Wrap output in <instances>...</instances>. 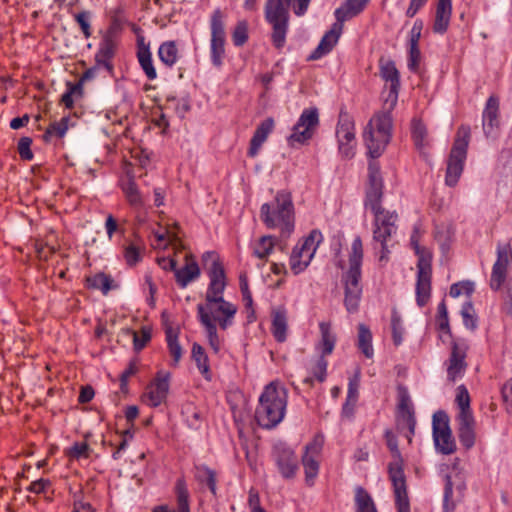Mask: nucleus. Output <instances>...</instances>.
Segmentation results:
<instances>
[{
	"label": "nucleus",
	"instance_id": "obj_23",
	"mask_svg": "<svg viewBox=\"0 0 512 512\" xmlns=\"http://www.w3.org/2000/svg\"><path fill=\"white\" fill-rule=\"evenodd\" d=\"M483 132L486 137H494L499 127V99L490 96L482 113Z\"/></svg>",
	"mask_w": 512,
	"mask_h": 512
},
{
	"label": "nucleus",
	"instance_id": "obj_55",
	"mask_svg": "<svg viewBox=\"0 0 512 512\" xmlns=\"http://www.w3.org/2000/svg\"><path fill=\"white\" fill-rule=\"evenodd\" d=\"M391 328H392V336L393 342L396 346H399L402 343V336L404 332V328L402 326V320L400 315L393 311L391 315Z\"/></svg>",
	"mask_w": 512,
	"mask_h": 512
},
{
	"label": "nucleus",
	"instance_id": "obj_62",
	"mask_svg": "<svg viewBox=\"0 0 512 512\" xmlns=\"http://www.w3.org/2000/svg\"><path fill=\"white\" fill-rule=\"evenodd\" d=\"M421 52L418 45H411L409 49L408 68L412 72H416L419 68Z\"/></svg>",
	"mask_w": 512,
	"mask_h": 512
},
{
	"label": "nucleus",
	"instance_id": "obj_35",
	"mask_svg": "<svg viewBox=\"0 0 512 512\" xmlns=\"http://www.w3.org/2000/svg\"><path fill=\"white\" fill-rule=\"evenodd\" d=\"M200 276V269L196 262L187 263L181 269L175 270L177 283L182 287H186L190 282L196 280Z\"/></svg>",
	"mask_w": 512,
	"mask_h": 512
},
{
	"label": "nucleus",
	"instance_id": "obj_52",
	"mask_svg": "<svg viewBox=\"0 0 512 512\" xmlns=\"http://www.w3.org/2000/svg\"><path fill=\"white\" fill-rule=\"evenodd\" d=\"M91 18L92 13L90 11L84 10L74 15L75 21L81 28V31L85 38H89L92 35L91 31Z\"/></svg>",
	"mask_w": 512,
	"mask_h": 512
},
{
	"label": "nucleus",
	"instance_id": "obj_61",
	"mask_svg": "<svg viewBox=\"0 0 512 512\" xmlns=\"http://www.w3.org/2000/svg\"><path fill=\"white\" fill-rule=\"evenodd\" d=\"M359 382L360 372L358 371L354 377L349 380L346 400L352 401L353 403L357 402Z\"/></svg>",
	"mask_w": 512,
	"mask_h": 512
},
{
	"label": "nucleus",
	"instance_id": "obj_26",
	"mask_svg": "<svg viewBox=\"0 0 512 512\" xmlns=\"http://www.w3.org/2000/svg\"><path fill=\"white\" fill-rule=\"evenodd\" d=\"M498 257L492 268L490 286L493 290H498L502 286L506 278V270L508 264V249L498 248Z\"/></svg>",
	"mask_w": 512,
	"mask_h": 512
},
{
	"label": "nucleus",
	"instance_id": "obj_24",
	"mask_svg": "<svg viewBox=\"0 0 512 512\" xmlns=\"http://www.w3.org/2000/svg\"><path fill=\"white\" fill-rule=\"evenodd\" d=\"M343 30V25L336 21L320 40L316 49L309 56L310 60H317L328 54L337 44Z\"/></svg>",
	"mask_w": 512,
	"mask_h": 512
},
{
	"label": "nucleus",
	"instance_id": "obj_34",
	"mask_svg": "<svg viewBox=\"0 0 512 512\" xmlns=\"http://www.w3.org/2000/svg\"><path fill=\"white\" fill-rule=\"evenodd\" d=\"M287 314L285 309L279 308L272 314V333L278 342L286 340Z\"/></svg>",
	"mask_w": 512,
	"mask_h": 512
},
{
	"label": "nucleus",
	"instance_id": "obj_57",
	"mask_svg": "<svg viewBox=\"0 0 512 512\" xmlns=\"http://www.w3.org/2000/svg\"><path fill=\"white\" fill-rule=\"evenodd\" d=\"M124 258L128 265H136L142 259L140 248L133 243L128 244L124 248Z\"/></svg>",
	"mask_w": 512,
	"mask_h": 512
},
{
	"label": "nucleus",
	"instance_id": "obj_25",
	"mask_svg": "<svg viewBox=\"0 0 512 512\" xmlns=\"http://www.w3.org/2000/svg\"><path fill=\"white\" fill-rule=\"evenodd\" d=\"M274 120L273 118H266L256 128L254 135L250 140V146L248 149V156L255 157L262 144L267 140L269 134L273 131Z\"/></svg>",
	"mask_w": 512,
	"mask_h": 512
},
{
	"label": "nucleus",
	"instance_id": "obj_46",
	"mask_svg": "<svg viewBox=\"0 0 512 512\" xmlns=\"http://www.w3.org/2000/svg\"><path fill=\"white\" fill-rule=\"evenodd\" d=\"M456 503L453 500V482L450 475L445 476V486L443 494V511L453 512L455 510Z\"/></svg>",
	"mask_w": 512,
	"mask_h": 512
},
{
	"label": "nucleus",
	"instance_id": "obj_11",
	"mask_svg": "<svg viewBox=\"0 0 512 512\" xmlns=\"http://www.w3.org/2000/svg\"><path fill=\"white\" fill-rule=\"evenodd\" d=\"M432 429L436 449L444 455L453 454L456 451V443L449 426V418L444 411L433 414Z\"/></svg>",
	"mask_w": 512,
	"mask_h": 512
},
{
	"label": "nucleus",
	"instance_id": "obj_44",
	"mask_svg": "<svg viewBox=\"0 0 512 512\" xmlns=\"http://www.w3.org/2000/svg\"><path fill=\"white\" fill-rule=\"evenodd\" d=\"M274 248L272 236H262L253 247V254L259 259H266Z\"/></svg>",
	"mask_w": 512,
	"mask_h": 512
},
{
	"label": "nucleus",
	"instance_id": "obj_30",
	"mask_svg": "<svg viewBox=\"0 0 512 512\" xmlns=\"http://www.w3.org/2000/svg\"><path fill=\"white\" fill-rule=\"evenodd\" d=\"M175 492L177 497V510L172 512H190L189 508V491L187 488L186 481L183 478H179L176 481ZM153 512H171L165 506H159L154 509Z\"/></svg>",
	"mask_w": 512,
	"mask_h": 512
},
{
	"label": "nucleus",
	"instance_id": "obj_64",
	"mask_svg": "<svg viewBox=\"0 0 512 512\" xmlns=\"http://www.w3.org/2000/svg\"><path fill=\"white\" fill-rule=\"evenodd\" d=\"M423 29V21L420 19H417L410 31V44L411 45H418L419 39L421 37V32Z\"/></svg>",
	"mask_w": 512,
	"mask_h": 512
},
{
	"label": "nucleus",
	"instance_id": "obj_45",
	"mask_svg": "<svg viewBox=\"0 0 512 512\" xmlns=\"http://www.w3.org/2000/svg\"><path fill=\"white\" fill-rule=\"evenodd\" d=\"M461 316L463 324L467 329L475 330L477 327V318L474 306L471 301H466L461 307Z\"/></svg>",
	"mask_w": 512,
	"mask_h": 512
},
{
	"label": "nucleus",
	"instance_id": "obj_59",
	"mask_svg": "<svg viewBox=\"0 0 512 512\" xmlns=\"http://www.w3.org/2000/svg\"><path fill=\"white\" fill-rule=\"evenodd\" d=\"M68 118H62L59 122H54L49 125V127L46 130L47 135H55L59 138H62L68 129L67 126Z\"/></svg>",
	"mask_w": 512,
	"mask_h": 512
},
{
	"label": "nucleus",
	"instance_id": "obj_42",
	"mask_svg": "<svg viewBox=\"0 0 512 512\" xmlns=\"http://www.w3.org/2000/svg\"><path fill=\"white\" fill-rule=\"evenodd\" d=\"M166 341L169 352L173 357V365H177L182 357V347L178 341V332L171 327L167 328Z\"/></svg>",
	"mask_w": 512,
	"mask_h": 512
},
{
	"label": "nucleus",
	"instance_id": "obj_3",
	"mask_svg": "<svg viewBox=\"0 0 512 512\" xmlns=\"http://www.w3.org/2000/svg\"><path fill=\"white\" fill-rule=\"evenodd\" d=\"M311 0H267L265 19L272 27L271 41L275 48L281 49L286 43L289 27V6L294 2L293 9L297 16H303L308 10Z\"/></svg>",
	"mask_w": 512,
	"mask_h": 512
},
{
	"label": "nucleus",
	"instance_id": "obj_16",
	"mask_svg": "<svg viewBox=\"0 0 512 512\" xmlns=\"http://www.w3.org/2000/svg\"><path fill=\"white\" fill-rule=\"evenodd\" d=\"M383 196V179L380 171V165L376 161H370L368 164V186L366 189L365 206L371 211L379 210Z\"/></svg>",
	"mask_w": 512,
	"mask_h": 512
},
{
	"label": "nucleus",
	"instance_id": "obj_39",
	"mask_svg": "<svg viewBox=\"0 0 512 512\" xmlns=\"http://www.w3.org/2000/svg\"><path fill=\"white\" fill-rule=\"evenodd\" d=\"M320 332H321V355L327 356L330 355L335 347L336 337L331 332V327L329 323L321 322L319 324Z\"/></svg>",
	"mask_w": 512,
	"mask_h": 512
},
{
	"label": "nucleus",
	"instance_id": "obj_31",
	"mask_svg": "<svg viewBox=\"0 0 512 512\" xmlns=\"http://www.w3.org/2000/svg\"><path fill=\"white\" fill-rule=\"evenodd\" d=\"M137 58L146 77L149 80L156 79L157 72L153 65L152 54L150 52L149 45H146L143 39L138 42Z\"/></svg>",
	"mask_w": 512,
	"mask_h": 512
},
{
	"label": "nucleus",
	"instance_id": "obj_5",
	"mask_svg": "<svg viewBox=\"0 0 512 512\" xmlns=\"http://www.w3.org/2000/svg\"><path fill=\"white\" fill-rule=\"evenodd\" d=\"M260 218L268 228H279L283 235L289 236L295 226V210L291 193L287 190L278 191L272 202L261 206Z\"/></svg>",
	"mask_w": 512,
	"mask_h": 512
},
{
	"label": "nucleus",
	"instance_id": "obj_37",
	"mask_svg": "<svg viewBox=\"0 0 512 512\" xmlns=\"http://www.w3.org/2000/svg\"><path fill=\"white\" fill-rule=\"evenodd\" d=\"M195 479L202 485H207L213 495H216V473L205 465L195 467Z\"/></svg>",
	"mask_w": 512,
	"mask_h": 512
},
{
	"label": "nucleus",
	"instance_id": "obj_20",
	"mask_svg": "<svg viewBox=\"0 0 512 512\" xmlns=\"http://www.w3.org/2000/svg\"><path fill=\"white\" fill-rule=\"evenodd\" d=\"M389 478L392 482L395 505L398 512H410L406 479L404 471L398 463L389 464Z\"/></svg>",
	"mask_w": 512,
	"mask_h": 512
},
{
	"label": "nucleus",
	"instance_id": "obj_18",
	"mask_svg": "<svg viewBox=\"0 0 512 512\" xmlns=\"http://www.w3.org/2000/svg\"><path fill=\"white\" fill-rule=\"evenodd\" d=\"M324 437L316 435L313 440L304 447L302 455V465L304 467L305 481L308 485H313L314 479L319 472L318 457L322 451Z\"/></svg>",
	"mask_w": 512,
	"mask_h": 512
},
{
	"label": "nucleus",
	"instance_id": "obj_27",
	"mask_svg": "<svg viewBox=\"0 0 512 512\" xmlns=\"http://www.w3.org/2000/svg\"><path fill=\"white\" fill-rule=\"evenodd\" d=\"M370 0H345L340 7L334 11L336 21L342 25L344 22L358 16Z\"/></svg>",
	"mask_w": 512,
	"mask_h": 512
},
{
	"label": "nucleus",
	"instance_id": "obj_12",
	"mask_svg": "<svg viewBox=\"0 0 512 512\" xmlns=\"http://www.w3.org/2000/svg\"><path fill=\"white\" fill-rule=\"evenodd\" d=\"M271 457L282 478L292 480L299 470L298 457L295 451L284 442H277L273 445Z\"/></svg>",
	"mask_w": 512,
	"mask_h": 512
},
{
	"label": "nucleus",
	"instance_id": "obj_38",
	"mask_svg": "<svg viewBox=\"0 0 512 512\" xmlns=\"http://www.w3.org/2000/svg\"><path fill=\"white\" fill-rule=\"evenodd\" d=\"M86 283L88 288L100 290L103 295H107L114 288L111 276L102 272L88 277Z\"/></svg>",
	"mask_w": 512,
	"mask_h": 512
},
{
	"label": "nucleus",
	"instance_id": "obj_60",
	"mask_svg": "<svg viewBox=\"0 0 512 512\" xmlns=\"http://www.w3.org/2000/svg\"><path fill=\"white\" fill-rule=\"evenodd\" d=\"M32 139L30 137H22L18 142V153L23 160L30 161L33 159V153L30 149Z\"/></svg>",
	"mask_w": 512,
	"mask_h": 512
},
{
	"label": "nucleus",
	"instance_id": "obj_10",
	"mask_svg": "<svg viewBox=\"0 0 512 512\" xmlns=\"http://www.w3.org/2000/svg\"><path fill=\"white\" fill-rule=\"evenodd\" d=\"M374 214V229H373V239L376 242L381 244L382 255L380 256V260L385 258L386 253H388L387 249V240L396 233V221L397 214L393 211L386 210L384 208L377 210H373Z\"/></svg>",
	"mask_w": 512,
	"mask_h": 512
},
{
	"label": "nucleus",
	"instance_id": "obj_43",
	"mask_svg": "<svg viewBox=\"0 0 512 512\" xmlns=\"http://www.w3.org/2000/svg\"><path fill=\"white\" fill-rule=\"evenodd\" d=\"M356 512H377L371 496L361 487L356 491Z\"/></svg>",
	"mask_w": 512,
	"mask_h": 512
},
{
	"label": "nucleus",
	"instance_id": "obj_21",
	"mask_svg": "<svg viewBox=\"0 0 512 512\" xmlns=\"http://www.w3.org/2000/svg\"><path fill=\"white\" fill-rule=\"evenodd\" d=\"M468 344L463 339L454 340L452 342L451 354L447 361V378L455 382L461 378L467 368L465 362Z\"/></svg>",
	"mask_w": 512,
	"mask_h": 512
},
{
	"label": "nucleus",
	"instance_id": "obj_40",
	"mask_svg": "<svg viewBox=\"0 0 512 512\" xmlns=\"http://www.w3.org/2000/svg\"><path fill=\"white\" fill-rule=\"evenodd\" d=\"M358 348L367 358L373 357L372 333L364 324L358 326Z\"/></svg>",
	"mask_w": 512,
	"mask_h": 512
},
{
	"label": "nucleus",
	"instance_id": "obj_2",
	"mask_svg": "<svg viewBox=\"0 0 512 512\" xmlns=\"http://www.w3.org/2000/svg\"><path fill=\"white\" fill-rule=\"evenodd\" d=\"M237 306L225 299H218L213 304L208 302L197 305V318L206 332V337L214 353H218L221 347L220 337L217 331V323L222 330H226L234 323Z\"/></svg>",
	"mask_w": 512,
	"mask_h": 512
},
{
	"label": "nucleus",
	"instance_id": "obj_17",
	"mask_svg": "<svg viewBox=\"0 0 512 512\" xmlns=\"http://www.w3.org/2000/svg\"><path fill=\"white\" fill-rule=\"evenodd\" d=\"M336 137L341 156L345 159L353 158L356 148L355 125L348 115H340Z\"/></svg>",
	"mask_w": 512,
	"mask_h": 512
},
{
	"label": "nucleus",
	"instance_id": "obj_8",
	"mask_svg": "<svg viewBox=\"0 0 512 512\" xmlns=\"http://www.w3.org/2000/svg\"><path fill=\"white\" fill-rule=\"evenodd\" d=\"M322 241L321 231L314 229L295 245L290 255V268L295 275L300 274L309 266Z\"/></svg>",
	"mask_w": 512,
	"mask_h": 512
},
{
	"label": "nucleus",
	"instance_id": "obj_4",
	"mask_svg": "<svg viewBox=\"0 0 512 512\" xmlns=\"http://www.w3.org/2000/svg\"><path fill=\"white\" fill-rule=\"evenodd\" d=\"M288 391L277 382L265 386L255 411L257 423L266 429L276 427L286 413Z\"/></svg>",
	"mask_w": 512,
	"mask_h": 512
},
{
	"label": "nucleus",
	"instance_id": "obj_58",
	"mask_svg": "<svg viewBox=\"0 0 512 512\" xmlns=\"http://www.w3.org/2000/svg\"><path fill=\"white\" fill-rule=\"evenodd\" d=\"M437 310H438V319H437L438 328L442 331L450 333L448 310H447V306H446L444 300H442L439 303Z\"/></svg>",
	"mask_w": 512,
	"mask_h": 512
},
{
	"label": "nucleus",
	"instance_id": "obj_14",
	"mask_svg": "<svg viewBox=\"0 0 512 512\" xmlns=\"http://www.w3.org/2000/svg\"><path fill=\"white\" fill-rule=\"evenodd\" d=\"M397 398H398V428L403 430L407 427V433L405 434L409 442L412 440V436L415 434L416 418L411 401L409 391L406 386L399 385L397 387Z\"/></svg>",
	"mask_w": 512,
	"mask_h": 512
},
{
	"label": "nucleus",
	"instance_id": "obj_53",
	"mask_svg": "<svg viewBox=\"0 0 512 512\" xmlns=\"http://www.w3.org/2000/svg\"><path fill=\"white\" fill-rule=\"evenodd\" d=\"M91 448L86 442H75L66 450V455L72 459L88 458Z\"/></svg>",
	"mask_w": 512,
	"mask_h": 512
},
{
	"label": "nucleus",
	"instance_id": "obj_19",
	"mask_svg": "<svg viewBox=\"0 0 512 512\" xmlns=\"http://www.w3.org/2000/svg\"><path fill=\"white\" fill-rule=\"evenodd\" d=\"M432 268L429 257L421 255L417 263L416 302L419 307L427 304L431 295Z\"/></svg>",
	"mask_w": 512,
	"mask_h": 512
},
{
	"label": "nucleus",
	"instance_id": "obj_28",
	"mask_svg": "<svg viewBox=\"0 0 512 512\" xmlns=\"http://www.w3.org/2000/svg\"><path fill=\"white\" fill-rule=\"evenodd\" d=\"M116 45L111 38H104L98 48V51L95 54V62L98 67H102L103 70L108 73L113 72V64L112 59L115 55Z\"/></svg>",
	"mask_w": 512,
	"mask_h": 512
},
{
	"label": "nucleus",
	"instance_id": "obj_54",
	"mask_svg": "<svg viewBox=\"0 0 512 512\" xmlns=\"http://www.w3.org/2000/svg\"><path fill=\"white\" fill-rule=\"evenodd\" d=\"M474 289L475 287L472 281H461L451 285L449 294L453 298H457L462 294L471 296Z\"/></svg>",
	"mask_w": 512,
	"mask_h": 512
},
{
	"label": "nucleus",
	"instance_id": "obj_51",
	"mask_svg": "<svg viewBox=\"0 0 512 512\" xmlns=\"http://www.w3.org/2000/svg\"><path fill=\"white\" fill-rule=\"evenodd\" d=\"M168 102L175 103V111L177 115L181 118L185 116L187 112L190 111V98L188 96L178 98L175 95L169 94L166 98Z\"/></svg>",
	"mask_w": 512,
	"mask_h": 512
},
{
	"label": "nucleus",
	"instance_id": "obj_13",
	"mask_svg": "<svg viewBox=\"0 0 512 512\" xmlns=\"http://www.w3.org/2000/svg\"><path fill=\"white\" fill-rule=\"evenodd\" d=\"M204 260L211 258L212 263L208 271L209 285L205 294V302L208 305L213 304L218 299H224L223 294L226 288L225 271L219 258L214 252H206Z\"/></svg>",
	"mask_w": 512,
	"mask_h": 512
},
{
	"label": "nucleus",
	"instance_id": "obj_50",
	"mask_svg": "<svg viewBox=\"0 0 512 512\" xmlns=\"http://www.w3.org/2000/svg\"><path fill=\"white\" fill-rule=\"evenodd\" d=\"M452 233L448 226L437 227L435 230V240L439 244L443 253L449 250Z\"/></svg>",
	"mask_w": 512,
	"mask_h": 512
},
{
	"label": "nucleus",
	"instance_id": "obj_63",
	"mask_svg": "<svg viewBox=\"0 0 512 512\" xmlns=\"http://www.w3.org/2000/svg\"><path fill=\"white\" fill-rule=\"evenodd\" d=\"M50 485H51L50 480L41 478V479H38L36 481H33L29 485L27 490L29 492H32V493H35V494H40V493H44L46 491V489L48 487H50Z\"/></svg>",
	"mask_w": 512,
	"mask_h": 512
},
{
	"label": "nucleus",
	"instance_id": "obj_6",
	"mask_svg": "<svg viewBox=\"0 0 512 512\" xmlns=\"http://www.w3.org/2000/svg\"><path fill=\"white\" fill-rule=\"evenodd\" d=\"M363 261V244L360 236H356L351 243L349 253V268L342 276L344 283V305L349 313L359 309L362 296L361 266Z\"/></svg>",
	"mask_w": 512,
	"mask_h": 512
},
{
	"label": "nucleus",
	"instance_id": "obj_49",
	"mask_svg": "<svg viewBox=\"0 0 512 512\" xmlns=\"http://www.w3.org/2000/svg\"><path fill=\"white\" fill-rule=\"evenodd\" d=\"M327 366L328 362L325 359V356L320 355L315 360L313 365L310 368V371L314 378L319 382H324L327 377Z\"/></svg>",
	"mask_w": 512,
	"mask_h": 512
},
{
	"label": "nucleus",
	"instance_id": "obj_32",
	"mask_svg": "<svg viewBox=\"0 0 512 512\" xmlns=\"http://www.w3.org/2000/svg\"><path fill=\"white\" fill-rule=\"evenodd\" d=\"M457 419L459 422V441L466 449H470L475 444L474 418L464 415L463 418Z\"/></svg>",
	"mask_w": 512,
	"mask_h": 512
},
{
	"label": "nucleus",
	"instance_id": "obj_22",
	"mask_svg": "<svg viewBox=\"0 0 512 512\" xmlns=\"http://www.w3.org/2000/svg\"><path fill=\"white\" fill-rule=\"evenodd\" d=\"M170 373L159 371L154 381L147 387L144 401L152 406L158 407L166 401L169 392Z\"/></svg>",
	"mask_w": 512,
	"mask_h": 512
},
{
	"label": "nucleus",
	"instance_id": "obj_56",
	"mask_svg": "<svg viewBox=\"0 0 512 512\" xmlns=\"http://www.w3.org/2000/svg\"><path fill=\"white\" fill-rule=\"evenodd\" d=\"M233 43L235 46H242L248 39V25L246 21H240L237 23L233 34Z\"/></svg>",
	"mask_w": 512,
	"mask_h": 512
},
{
	"label": "nucleus",
	"instance_id": "obj_15",
	"mask_svg": "<svg viewBox=\"0 0 512 512\" xmlns=\"http://www.w3.org/2000/svg\"><path fill=\"white\" fill-rule=\"evenodd\" d=\"M224 18L225 15L223 12L217 8L213 11L210 20V28H211V43H210V52H211V61L214 66L222 65V58L225 53L224 44H225V30H224Z\"/></svg>",
	"mask_w": 512,
	"mask_h": 512
},
{
	"label": "nucleus",
	"instance_id": "obj_1",
	"mask_svg": "<svg viewBox=\"0 0 512 512\" xmlns=\"http://www.w3.org/2000/svg\"><path fill=\"white\" fill-rule=\"evenodd\" d=\"M380 75L389 82V89L384 99L383 108L367 124L363 138L368 150V155L376 159L382 155L391 139L392 116L400 88V75L394 62L387 61L381 65Z\"/></svg>",
	"mask_w": 512,
	"mask_h": 512
},
{
	"label": "nucleus",
	"instance_id": "obj_33",
	"mask_svg": "<svg viewBox=\"0 0 512 512\" xmlns=\"http://www.w3.org/2000/svg\"><path fill=\"white\" fill-rule=\"evenodd\" d=\"M160 61L168 68L173 67L179 59V51L175 41H165L158 48Z\"/></svg>",
	"mask_w": 512,
	"mask_h": 512
},
{
	"label": "nucleus",
	"instance_id": "obj_48",
	"mask_svg": "<svg viewBox=\"0 0 512 512\" xmlns=\"http://www.w3.org/2000/svg\"><path fill=\"white\" fill-rule=\"evenodd\" d=\"M427 130L421 121L414 120L412 124V137L415 146L418 149H423L426 146Z\"/></svg>",
	"mask_w": 512,
	"mask_h": 512
},
{
	"label": "nucleus",
	"instance_id": "obj_7",
	"mask_svg": "<svg viewBox=\"0 0 512 512\" xmlns=\"http://www.w3.org/2000/svg\"><path fill=\"white\" fill-rule=\"evenodd\" d=\"M470 137L471 131L469 126L462 125L458 128L447 159L445 184L449 187H454L462 175L467 158Z\"/></svg>",
	"mask_w": 512,
	"mask_h": 512
},
{
	"label": "nucleus",
	"instance_id": "obj_9",
	"mask_svg": "<svg viewBox=\"0 0 512 512\" xmlns=\"http://www.w3.org/2000/svg\"><path fill=\"white\" fill-rule=\"evenodd\" d=\"M319 126V112L316 107L306 108L302 111L292 133L287 137L289 146L304 145L314 136Z\"/></svg>",
	"mask_w": 512,
	"mask_h": 512
},
{
	"label": "nucleus",
	"instance_id": "obj_36",
	"mask_svg": "<svg viewBox=\"0 0 512 512\" xmlns=\"http://www.w3.org/2000/svg\"><path fill=\"white\" fill-rule=\"evenodd\" d=\"M192 359L195 361L197 368L200 373L206 380L211 379L210 367H209V359L204 350V348L198 344L194 343L191 351Z\"/></svg>",
	"mask_w": 512,
	"mask_h": 512
},
{
	"label": "nucleus",
	"instance_id": "obj_41",
	"mask_svg": "<svg viewBox=\"0 0 512 512\" xmlns=\"http://www.w3.org/2000/svg\"><path fill=\"white\" fill-rule=\"evenodd\" d=\"M455 401L459 408V414L457 418H463L464 415L467 417H473L470 409V395L464 385L457 387Z\"/></svg>",
	"mask_w": 512,
	"mask_h": 512
},
{
	"label": "nucleus",
	"instance_id": "obj_47",
	"mask_svg": "<svg viewBox=\"0 0 512 512\" xmlns=\"http://www.w3.org/2000/svg\"><path fill=\"white\" fill-rule=\"evenodd\" d=\"M123 191L128 202L135 207L142 205V198L133 179H130L124 186Z\"/></svg>",
	"mask_w": 512,
	"mask_h": 512
},
{
	"label": "nucleus",
	"instance_id": "obj_29",
	"mask_svg": "<svg viewBox=\"0 0 512 512\" xmlns=\"http://www.w3.org/2000/svg\"><path fill=\"white\" fill-rule=\"evenodd\" d=\"M452 14V0H438L435 12L433 31L438 34H444L450 23Z\"/></svg>",
	"mask_w": 512,
	"mask_h": 512
}]
</instances>
